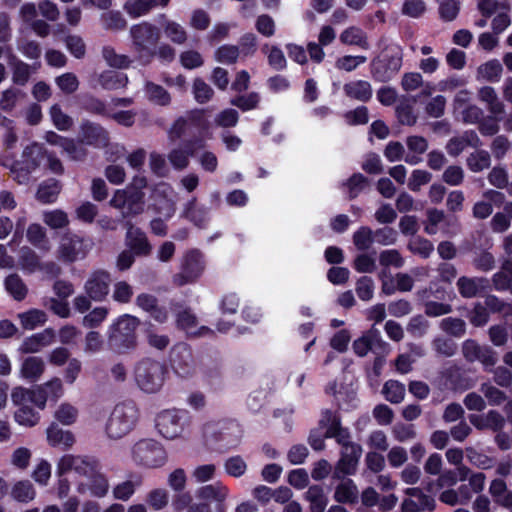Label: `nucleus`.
<instances>
[{
    "instance_id": "43",
    "label": "nucleus",
    "mask_w": 512,
    "mask_h": 512,
    "mask_svg": "<svg viewBox=\"0 0 512 512\" xmlns=\"http://www.w3.org/2000/svg\"><path fill=\"white\" fill-rule=\"evenodd\" d=\"M306 499L310 503L311 512H324L328 504V498L323 488L318 485L309 487L306 492Z\"/></svg>"
},
{
    "instance_id": "22",
    "label": "nucleus",
    "mask_w": 512,
    "mask_h": 512,
    "mask_svg": "<svg viewBox=\"0 0 512 512\" xmlns=\"http://www.w3.org/2000/svg\"><path fill=\"white\" fill-rule=\"evenodd\" d=\"M405 494L409 496L402 503V512H421L432 510L435 501L432 497L423 493L420 488H407Z\"/></svg>"
},
{
    "instance_id": "12",
    "label": "nucleus",
    "mask_w": 512,
    "mask_h": 512,
    "mask_svg": "<svg viewBox=\"0 0 512 512\" xmlns=\"http://www.w3.org/2000/svg\"><path fill=\"white\" fill-rule=\"evenodd\" d=\"M204 269L203 254L198 250H191L185 254L181 272L174 276L173 281L178 286L192 283L202 275Z\"/></svg>"
},
{
    "instance_id": "52",
    "label": "nucleus",
    "mask_w": 512,
    "mask_h": 512,
    "mask_svg": "<svg viewBox=\"0 0 512 512\" xmlns=\"http://www.w3.org/2000/svg\"><path fill=\"white\" fill-rule=\"evenodd\" d=\"M184 214L187 219L199 227L204 226L208 221V210L204 207H197L194 199L187 203Z\"/></svg>"
},
{
    "instance_id": "26",
    "label": "nucleus",
    "mask_w": 512,
    "mask_h": 512,
    "mask_svg": "<svg viewBox=\"0 0 512 512\" xmlns=\"http://www.w3.org/2000/svg\"><path fill=\"white\" fill-rule=\"evenodd\" d=\"M46 141L51 145L60 147L72 159L80 160L85 155L81 144H76L73 140L64 138L55 132H47Z\"/></svg>"
},
{
    "instance_id": "29",
    "label": "nucleus",
    "mask_w": 512,
    "mask_h": 512,
    "mask_svg": "<svg viewBox=\"0 0 512 512\" xmlns=\"http://www.w3.org/2000/svg\"><path fill=\"white\" fill-rule=\"evenodd\" d=\"M488 286V280L482 277H460L457 281V287L459 293L464 298L475 297L479 292L486 289Z\"/></svg>"
},
{
    "instance_id": "34",
    "label": "nucleus",
    "mask_w": 512,
    "mask_h": 512,
    "mask_svg": "<svg viewBox=\"0 0 512 512\" xmlns=\"http://www.w3.org/2000/svg\"><path fill=\"white\" fill-rule=\"evenodd\" d=\"M381 342L380 331L372 327L353 342V350L358 356H365L376 343Z\"/></svg>"
},
{
    "instance_id": "24",
    "label": "nucleus",
    "mask_w": 512,
    "mask_h": 512,
    "mask_svg": "<svg viewBox=\"0 0 512 512\" xmlns=\"http://www.w3.org/2000/svg\"><path fill=\"white\" fill-rule=\"evenodd\" d=\"M55 332L48 328L23 340L19 347L21 353H37L54 342Z\"/></svg>"
},
{
    "instance_id": "62",
    "label": "nucleus",
    "mask_w": 512,
    "mask_h": 512,
    "mask_svg": "<svg viewBox=\"0 0 512 512\" xmlns=\"http://www.w3.org/2000/svg\"><path fill=\"white\" fill-rule=\"evenodd\" d=\"M374 242V232L367 226L360 227L353 234V243L358 250H367Z\"/></svg>"
},
{
    "instance_id": "45",
    "label": "nucleus",
    "mask_w": 512,
    "mask_h": 512,
    "mask_svg": "<svg viewBox=\"0 0 512 512\" xmlns=\"http://www.w3.org/2000/svg\"><path fill=\"white\" fill-rule=\"evenodd\" d=\"M494 289L497 291L508 290L512 284V260H506L501 270L493 275Z\"/></svg>"
},
{
    "instance_id": "41",
    "label": "nucleus",
    "mask_w": 512,
    "mask_h": 512,
    "mask_svg": "<svg viewBox=\"0 0 512 512\" xmlns=\"http://www.w3.org/2000/svg\"><path fill=\"white\" fill-rule=\"evenodd\" d=\"M334 498L340 503H352L358 498V489L351 479H343L336 487Z\"/></svg>"
},
{
    "instance_id": "20",
    "label": "nucleus",
    "mask_w": 512,
    "mask_h": 512,
    "mask_svg": "<svg viewBox=\"0 0 512 512\" xmlns=\"http://www.w3.org/2000/svg\"><path fill=\"white\" fill-rule=\"evenodd\" d=\"M483 198L473 206L472 213L476 219L488 218L493 212V205L496 207L503 205L505 195L497 190L488 189L483 192Z\"/></svg>"
},
{
    "instance_id": "14",
    "label": "nucleus",
    "mask_w": 512,
    "mask_h": 512,
    "mask_svg": "<svg viewBox=\"0 0 512 512\" xmlns=\"http://www.w3.org/2000/svg\"><path fill=\"white\" fill-rule=\"evenodd\" d=\"M172 310L175 312L176 325L187 335L206 336L212 333L207 326H200L197 316L190 308L182 307L179 304H172Z\"/></svg>"
},
{
    "instance_id": "37",
    "label": "nucleus",
    "mask_w": 512,
    "mask_h": 512,
    "mask_svg": "<svg viewBox=\"0 0 512 512\" xmlns=\"http://www.w3.org/2000/svg\"><path fill=\"white\" fill-rule=\"evenodd\" d=\"M97 82L104 89L115 90L125 87L128 77L124 73L109 70L97 75Z\"/></svg>"
},
{
    "instance_id": "51",
    "label": "nucleus",
    "mask_w": 512,
    "mask_h": 512,
    "mask_svg": "<svg viewBox=\"0 0 512 512\" xmlns=\"http://www.w3.org/2000/svg\"><path fill=\"white\" fill-rule=\"evenodd\" d=\"M25 98V93L15 88H9L2 92L0 99V109L5 112H11L19 101Z\"/></svg>"
},
{
    "instance_id": "7",
    "label": "nucleus",
    "mask_w": 512,
    "mask_h": 512,
    "mask_svg": "<svg viewBox=\"0 0 512 512\" xmlns=\"http://www.w3.org/2000/svg\"><path fill=\"white\" fill-rule=\"evenodd\" d=\"M155 425L164 438L173 440L184 433L188 425V416L182 410L166 409L157 414Z\"/></svg>"
},
{
    "instance_id": "39",
    "label": "nucleus",
    "mask_w": 512,
    "mask_h": 512,
    "mask_svg": "<svg viewBox=\"0 0 512 512\" xmlns=\"http://www.w3.org/2000/svg\"><path fill=\"white\" fill-rule=\"evenodd\" d=\"M340 41L346 45L358 46L362 49H368L369 43L366 33L359 27L351 26L340 34Z\"/></svg>"
},
{
    "instance_id": "17",
    "label": "nucleus",
    "mask_w": 512,
    "mask_h": 512,
    "mask_svg": "<svg viewBox=\"0 0 512 512\" xmlns=\"http://www.w3.org/2000/svg\"><path fill=\"white\" fill-rule=\"evenodd\" d=\"M171 363L174 371L181 377L191 376L195 371L191 350L185 344L176 345L172 349Z\"/></svg>"
},
{
    "instance_id": "36",
    "label": "nucleus",
    "mask_w": 512,
    "mask_h": 512,
    "mask_svg": "<svg viewBox=\"0 0 512 512\" xmlns=\"http://www.w3.org/2000/svg\"><path fill=\"white\" fill-rule=\"evenodd\" d=\"M23 329L34 330L43 326L47 321V314L40 309H29L17 315Z\"/></svg>"
},
{
    "instance_id": "9",
    "label": "nucleus",
    "mask_w": 512,
    "mask_h": 512,
    "mask_svg": "<svg viewBox=\"0 0 512 512\" xmlns=\"http://www.w3.org/2000/svg\"><path fill=\"white\" fill-rule=\"evenodd\" d=\"M109 204L119 210L124 218L135 216L144 211V193L134 187L118 189Z\"/></svg>"
},
{
    "instance_id": "63",
    "label": "nucleus",
    "mask_w": 512,
    "mask_h": 512,
    "mask_svg": "<svg viewBox=\"0 0 512 512\" xmlns=\"http://www.w3.org/2000/svg\"><path fill=\"white\" fill-rule=\"evenodd\" d=\"M20 265L23 270L33 273L41 268V263L37 254L30 248H23L20 255Z\"/></svg>"
},
{
    "instance_id": "5",
    "label": "nucleus",
    "mask_w": 512,
    "mask_h": 512,
    "mask_svg": "<svg viewBox=\"0 0 512 512\" xmlns=\"http://www.w3.org/2000/svg\"><path fill=\"white\" fill-rule=\"evenodd\" d=\"M402 56L403 54L400 47L396 45L387 47L371 63V73L373 77L380 82H386L392 79L402 66Z\"/></svg>"
},
{
    "instance_id": "53",
    "label": "nucleus",
    "mask_w": 512,
    "mask_h": 512,
    "mask_svg": "<svg viewBox=\"0 0 512 512\" xmlns=\"http://www.w3.org/2000/svg\"><path fill=\"white\" fill-rule=\"evenodd\" d=\"M491 164L490 155L485 150H476L467 158V166L472 172H481Z\"/></svg>"
},
{
    "instance_id": "6",
    "label": "nucleus",
    "mask_w": 512,
    "mask_h": 512,
    "mask_svg": "<svg viewBox=\"0 0 512 512\" xmlns=\"http://www.w3.org/2000/svg\"><path fill=\"white\" fill-rule=\"evenodd\" d=\"M92 244L83 237L66 233L61 236L56 249V257L63 263H73L84 259L91 250Z\"/></svg>"
},
{
    "instance_id": "48",
    "label": "nucleus",
    "mask_w": 512,
    "mask_h": 512,
    "mask_svg": "<svg viewBox=\"0 0 512 512\" xmlns=\"http://www.w3.org/2000/svg\"><path fill=\"white\" fill-rule=\"evenodd\" d=\"M11 400L15 406H29L30 403L36 406L35 387L28 389L22 386H16L11 391Z\"/></svg>"
},
{
    "instance_id": "42",
    "label": "nucleus",
    "mask_w": 512,
    "mask_h": 512,
    "mask_svg": "<svg viewBox=\"0 0 512 512\" xmlns=\"http://www.w3.org/2000/svg\"><path fill=\"white\" fill-rule=\"evenodd\" d=\"M9 65L13 70V81L16 84L24 85L28 81L32 73V67L24 63L14 55L9 56ZM36 69L37 67L34 66L33 71Z\"/></svg>"
},
{
    "instance_id": "31",
    "label": "nucleus",
    "mask_w": 512,
    "mask_h": 512,
    "mask_svg": "<svg viewBox=\"0 0 512 512\" xmlns=\"http://www.w3.org/2000/svg\"><path fill=\"white\" fill-rule=\"evenodd\" d=\"M345 95L351 99L366 102L372 97V87L368 81L353 80L343 86Z\"/></svg>"
},
{
    "instance_id": "44",
    "label": "nucleus",
    "mask_w": 512,
    "mask_h": 512,
    "mask_svg": "<svg viewBox=\"0 0 512 512\" xmlns=\"http://www.w3.org/2000/svg\"><path fill=\"white\" fill-rule=\"evenodd\" d=\"M416 102V98H404L396 107V114L399 121L404 125H413L416 123L417 116L414 112L413 105Z\"/></svg>"
},
{
    "instance_id": "49",
    "label": "nucleus",
    "mask_w": 512,
    "mask_h": 512,
    "mask_svg": "<svg viewBox=\"0 0 512 512\" xmlns=\"http://www.w3.org/2000/svg\"><path fill=\"white\" fill-rule=\"evenodd\" d=\"M60 193V185L57 180L49 179L43 182L37 191V199L43 203L54 202Z\"/></svg>"
},
{
    "instance_id": "46",
    "label": "nucleus",
    "mask_w": 512,
    "mask_h": 512,
    "mask_svg": "<svg viewBox=\"0 0 512 512\" xmlns=\"http://www.w3.org/2000/svg\"><path fill=\"white\" fill-rule=\"evenodd\" d=\"M4 284L6 291L17 301L23 300L28 293L26 284L17 274L9 275Z\"/></svg>"
},
{
    "instance_id": "11",
    "label": "nucleus",
    "mask_w": 512,
    "mask_h": 512,
    "mask_svg": "<svg viewBox=\"0 0 512 512\" xmlns=\"http://www.w3.org/2000/svg\"><path fill=\"white\" fill-rule=\"evenodd\" d=\"M98 461L89 456L65 454L57 462V474L63 476L75 472L81 476H93L98 470Z\"/></svg>"
},
{
    "instance_id": "61",
    "label": "nucleus",
    "mask_w": 512,
    "mask_h": 512,
    "mask_svg": "<svg viewBox=\"0 0 512 512\" xmlns=\"http://www.w3.org/2000/svg\"><path fill=\"white\" fill-rule=\"evenodd\" d=\"M454 115L466 124H477L483 119L484 111L479 106L471 104Z\"/></svg>"
},
{
    "instance_id": "3",
    "label": "nucleus",
    "mask_w": 512,
    "mask_h": 512,
    "mask_svg": "<svg viewBox=\"0 0 512 512\" xmlns=\"http://www.w3.org/2000/svg\"><path fill=\"white\" fill-rule=\"evenodd\" d=\"M139 419V411L132 402L117 404L106 424V433L111 439H120L130 433Z\"/></svg>"
},
{
    "instance_id": "57",
    "label": "nucleus",
    "mask_w": 512,
    "mask_h": 512,
    "mask_svg": "<svg viewBox=\"0 0 512 512\" xmlns=\"http://www.w3.org/2000/svg\"><path fill=\"white\" fill-rule=\"evenodd\" d=\"M155 6L154 0H129L125 3V11L132 17H140L147 14Z\"/></svg>"
},
{
    "instance_id": "23",
    "label": "nucleus",
    "mask_w": 512,
    "mask_h": 512,
    "mask_svg": "<svg viewBox=\"0 0 512 512\" xmlns=\"http://www.w3.org/2000/svg\"><path fill=\"white\" fill-rule=\"evenodd\" d=\"M126 245L136 254L140 256H147L152 250L145 233L127 222Z\"/></svg>"
},
{
    "instance_id": "32",
    "label": "nucleus",
    "mask_w": 512,
    "mask_h": 512,
    "mask_svg": "<svg viewBox=\"0 0 512 512\" xmlns=\"http://www.w3.org/2000/svg\"><path fill=\"white\" fill-rule=\"evenodd\" d=\"M406 145L410 151L404 157L406 163L416 165L421 161L420 155L424 154L428 149V142L422 136H409L406 139Z\"/></svg>"
},
{
    "instance_id": "33",
    "label": "nucleus",
    "mask_w": 512,
    "mask_h": 512,
    "mask_svg": "<svg viewBox=\"0 0 512 512\" xmlns=\"http://www.w3.org/2000/svg\"><path fill=\"white\" fill-rule=\"evenodd\" d=\"M82 141L96 146H104L108 142V134L106 130L93 123H85L82 125Z\"/></svg>"
},
{
    "instance_id": "28",
    "label": "nucleus",
    "mask_w": 512,
    "mask_h": 512,
    "mask_svg": "<svg viewBox=\"0 0 512 512\" xmlns=\"http://www.w3.org/2000/svg\"><path fill=\"white\" fill-rule=\"evenodd\" d=\"M242 435L243 430L240 424L236 421H230L220 428L219 442L222 447L234 448L240 443Z\"/></svg>"
},
{
    "instance_id": "54",
    "label": "nucleus",
    "mask_w": 512,
    "mask_h": 512,
    "mask_svg": "<svg viewBox=\"0 0 512 512\" xmlns=\"http://www.w3.org/2000/svg\"><path fill=\"white\" fill-rule=\"evenodd\" d=\"M54 417L63 425H72L78 418V409L70 403L63 402L56 409Z\"/></svg>"
},
{
    "instance_id": "38",
    "label": "nucleus",
    "mask_w": 512,
    "mask_h": 512,
    "mask_svg": "<svg viewBox=\"0 0 512 512\" xmlns=\"http://www.w3.org/2000/svg\"><path fill=\"white\" fill-rule=\"evenodd\" d=\"M27 240L37 249L48 252L51 244L46 235V230L40 224L33 223L27 229Z\"/></svg>"
},
{
    "instance_id": "19",
    "label": "nucleus",
    "mask_w": 512,
    "mask_h": 512,
    "mask_svg": "<svg viewBox=\"0 0 512 512\" xmlns=\"http://www.w3.org/2000/svg\"><path fill=\"white\" fill-rule=\"evenodd\" d=\"M319 426L327 438H335L337 442L350 438L349 431L341 426L340 417L330 410L322 411Z\"/></svg>"
},
{
    "instance_id": "25",
    "label": "nucleus",
    "mask_w": 512,
    "mask_h": 512,
    "mask_svg": "<svg viewBox=\"0 0 512 512\" xmlns=\"http://www.w3.org/2000/svg\"><path fill=\"white\" fill-rule=\"evenodd\" d=\"M45 361L39 356H29L23 359L19 368V378L27 382L38 381L45 372Z\"/></svg>"
},
{
    "instance_id": "2",
    "label": "nucleus",
    "mask_w": 512,
    "mask_h": 512,
    "mask_svg": "<svg viewBox=\"0 0 512 512\" xmlns=\"http://www.w3.org/2000/svg\"><path fill=\"white\" fill-rule=\"evenodd\" d=\"M45 158L43 147L38 143H32L24 148L22 160L11 162L3 160L2 165L10 170L12 178L19 184L28 183L31 173L40 166Z\"/></svg>"
},
{
    "instance_id": "16",
    "label": "nucleus",
    "mask_w": 512,
    "mask_h": 512,
    "mask_svg": "<svg viewBox=\"0 0 512 512\" xmlns=\"http://www.w3.org/2000/svg\"><path fill=\"white\" fill-rule=\"evenodd\" d=\"M110 283L109 273L97 270L89 275L85 282L84 290L93 301H102L109 293Z\"/></svg>"
},
{
    "instance_id": "64",
    "label": "nucleus",
    "mask_w": 512,
    "mask_h": 512,
    "mask_svg": "<svg viewBox=\"0 0 512 512\" xmlns=\"http://www.w3.org/2000/svg\"><path fill=\"white\" fill-rule=\"evenodd\" d=\"M141 484V480L136 478L134 480H126L122 483H119L113 489V495L116 499L126 501L128 500L135 492L136 488Z\"/></svg>"
},
{
    "instance_id": "30",
    "label": "nucleus",
    "mask_w": 512,
    "mask_h": 512,
    "mask_svg": "<svg viewBox=\"0 0 512 512\" xmlns=\"http://www.w3.org/2000/svg\"><path fill=\"white\" fill-rule=\"evenodd\" d=\"M229 488L222 482L205 485L197 489L196 496L203 500H212L222 504L229 496Z\"/></svg>"
},
{
    "instance_id": "40",
    "label": "nucleus",
    "mask_w": 512,
    "mask_h": 512,
    "mask_svg": "<svg viewBox=\"0 0 512 512\" xmlns=\"http://www.w3.org/2000/svg\"><path fill=\"white\" fill-rule=\"evenodd\" d=\"M502 65L496 60H490L480 65L477 69V79L488 82H498L502 75Z\"/></svg>"
},
{
    "instance_id": "58",
    "label": "nucleus",
    "mask_w": 512,
    "mask_h": 512,
    "mask_svg": "<svg viewBox=\"0 0 512 512\" xmlns=\"http://www.w3.org/2000/svg\"><path fill=\"white\" fill-rule=\"evenodd\" d=\"M43 221L52 229L64 228L69 224L67 213L59 209L45 211Z\"/></svg>"
},
{
    "instance_id": "1",
    "label": "nucleus",
    "mask_w": 512,
    "mask_h": 512,
    "mask_svg": "<svg viewBox=\"0 0 512 512\" xmlns=\"http://www.w3.org/2000/svg\"><path fill=\"white\" fill-rule=\"evenodd\" d=\"M165 366L154 359L143 358L133 368V380L137 388L145 394H156L161 391L166 381Z\"/></svg>"
},
{
    "instance_id": "8",
    "label": "nucleus",
    "mask_w": 512,
    "mask_h": 512,
    "mask_svg": "<svg viewBox=\"0 0 512 512\" xmlns=\"http://www.w3.org/2000/svg\"><path fill=\"white\" fill-rule=\"evenodd\" d=\"M132 456L136 463L148 468L163 466L167 461V454L164 448L152 439L138 441L133 446Z\"/></svg>"
},
{
    "instance_id": "35",
    "label": "nucleus",
    "mask_w": 512,
    "mask_h": 512,
    "mask_svg": "<svg viewBox=\"0 0 512 512\" xmlns=\"http://www.w3.org/2000/svg\"><path fill=\"white\" fill-rule=\"evenodd\" d=\"M478 97L481 102H483L489 112L498 116L504 113V104L499 100L498 95L493 87L484 86L479 89Z\"/></svg>"
},
{
    "instance_id": "60",
    "label": "nucleus",
    "mask_w": 512,
    "mask_h": 512,
    "mask_svg": "<svg viewBox=\"0 0 512 512\" xmlns=\"http://www.w3.org/2000/svg\"><path fill=\"white\" fill-rule=\"evenodd\" d=\"M383 394L391 403H400L405 396V386L398 381L389 380L383 387Z\"/></svg>"
},
{
    "instance_id": "18",
    "label": "nucleus",
    "mask_w": 512,
    "mask_h": 512,
    "mask_svg": "<svg viewBox=\"0 0 512 512\" xmlns=\"http://www.w3.org/2000/svg\"><path fill=\"white\" fill-rule=\"evenodd\" d=\"M36 407L43 410L48 400L56 402L64 395V386L60 378L54 377L35 387Z\"/></svg>"
},
{
    "instance_id": "21",
    "label": "nucleus",
    "mask_w": 512,
    "mask_h": 512,
    "mask_svg": "<svg viewBox=\"0 0 512 512\" xmlns=\"http://www.w3.org/2000/svg\"><path fill=\"white\" fill-rule=\"evenodd\" d=\"M382 282V291L386 295L395 293L396 290L402 292L411 291L414 285L413 276L407 273H397L394 277L383 270L379 275Z\"/></svg>"
},
{
    "instance_id": "27",
    "label": "nucleus",
    "mask_w": 512,
    "mask_h": 512,
    "mask_svg": "<svg viewBox=\"0 0 512 512\" xmlns=\"http://www.w3.org/2000/svg\"><path fill=\"white\" fill-rule=\"evenodd\" d=\"M46 436L50 446L60 447L64 450L71 448L75 443L73 433L59 428L56 424H51L47 428Z\"/></svg>"
},
{
    "instance_id": "55",
    "label": "nucleus",
    "mask_w": 512,
    "mask_h": 512,
    "mask_svg": "<svg viewBox=\"0 0 512 512\" xmlns=\"http://www.w3.org/2000/svg\"><path fill=\"white\" fill-rule=\"evenodd\" d=\"M163 31L165 36L175 44L180 45L187 40L185 28L175 21H166L163 25Z\"/></svg>"
},
{
    "instance_id": "10",
    "label": "nucleus",
    "mask_w": 512,
    "mask_h": 512,
    "mask_svg": "<svg viewBox=\"0 0 512 512\" xmlns=\"http://www.w3.org/2000/svg\"><path fill=\"white\" fill-rule=\"evenodd\" d=\"M139 325V320L131 315H123L113 323L108 331V337L111 343L123 346L127 349L135 346V330Z\"/></svg>"
},
{
    "instance_id": "56",
    "label": "nucleus",
    "mask_w": 512,
    "mask_h": 512,
    "mask_svg": "<svg viewBox=\"0 0 512 512\" xmlns=\"http://www.w3.org/2000/svg\"><path fill=\"white\" fill-rule=\"evenodd\" d=\"M262 51L267 55L268 63L273 69L283 70L286 67V58L279 47L265 44Z\"/></svg>"
},
{
    "instance_id": "59",
    "label": "nucleus",
    "mask_w": 512,
    "mask_h": 512,
    "mask_svg": "<svg viewBox=\"0 0 512 512\" xmlns=\"http://www.w3.org/2000/svg\"><path fill=\"white\" fill-rule=\"evenodd\" d=\"M14 418L19 425L26 427L35 426L40 419L39 413L30 406L18 408L15 411Z\"/></svg>"
},
{
    "instance_id": "13",
    "label": "nucleus",
    "mask_w": 512,
    "mask_h": 512,
    "mask_svg": "<svg viewBox=\"0 0 512 512\" xmlns=\"http://www.w3.org/2000/svg\"><path fill=\"white\" fill-rule=\"evenodd\" d=\"M338 443L342 446V450L334 475L340 478L342 475H352L355 473L362 454V448L360 445L351 442L350 438H345L344 441Z\"/></svg>"
},
{
    "instance_id": "50",
    "label": "nucleus",
    "mask_w": 512,
    "mask_h": 512,
    "mask_svg": "<svg viewBox=\"0 0 512 512\" xmlns=\"http://www.w3.org/2000/svg\"><path fill=\"white\" fill-rule=\"evenodd\" d=\"M11 495L19 502H28L35 498L36 492L30 481L22 480L14 484Z\"/></svg>"
},
{
    "instance_id": "47",
    "label": "nucleus",
    "mask_w": 512,
    "mask_h": 512,
    "mask_svg": "<svg viewBox=\"0 0 512 512\" xmlns=\"http://www.w3.org/2000/svg\"><path fill=\"white\" fill-rule=\"evenodd\" d=\"M145 95L149 101L160 106H166L171 102L170 94L162 86L153 82L145 84Z\"/></svg>"
},
{
    "instance_id": "4",
    "label": "nucleus",
    "mask_w": 512,
    "mask_h": 512,
    "mask_svg": "<svg viewBox=\"0 0 512 512\" xmlns=\"http://www.w3.org/2000/svg\"><path fill=\"white\" fill-rule=\"evenodd\" d=\"M130 34L133 48L138 54L139 60L143 63H148L154 55V47L159 40L158 29L147 22H143L134 25L130 30Z\"/></svg>"
},
{
    "instance_id": "15",
    "label": "nucleus",
    "mask_w": 512,
    "mask_h": 512,
    "mask_svg": "<svg viewBox=\"0 0 512 512\" xmlns=\"http://www.w3.org/2000/svg\"><path fill=\"white\" fill-rule=\"evenodd\" d=\"M152 201L154 209L165 217H171L175 212V192L173 188L161 182L157 184L152 192Z\"/></svg>"
}]
</instances>
